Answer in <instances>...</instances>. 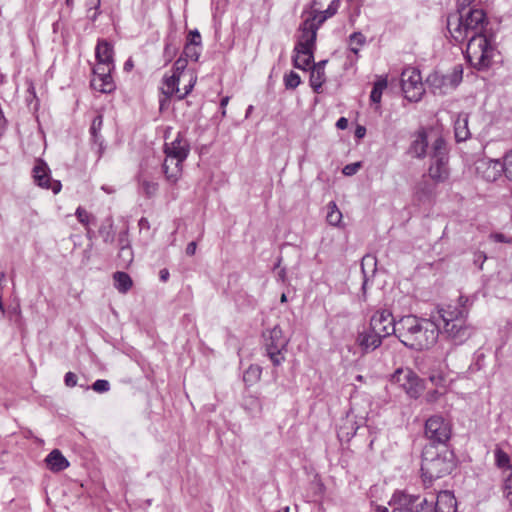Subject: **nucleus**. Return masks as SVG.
I'll return each instance as SVG.
<instances>
[{
  "mask_svg": "<svg viewBox=\"0 0 512 512\" xmlns=\"http://www.w3.org/2000/svg\"><path fill=\"white\" fill-rule=\"evenodd\" d=\"M486 13L480 8L460 9L447 18V29L458 43L468 39L465 56L477 70L489 68L497 53L495 34L488 27Z\"/></svg>",
  "mask_w": 512,
  "mask_h": 512,
  "instance_id": "obj_1",
  "label": "nucleus"
},
{
  "mask_svg": "<svg viewBox=\"0 0 512 512\" xmlns=\"http://www.w3.org/2000/svg\"><path fill=\"white\" fill-rule=\"evenodd\" d=\"M440 323L407 315L398 321L397 338L409 349L422 351L432 347L439 337Z\"/></svg>",
  "mask_w": 512,
  "mask_h": 512,
  "instance_id": "obj_2",
  "label": "nucleus"
},
{
  "mask_svg": "<svg viewBox=\"0 0 512 512\" xmlns=\"http://www.w3.org/2000/svg\"><path fill=\"white\" fill-rule=\"evenodd\" d=\"M468 301L467 297L461 295L458 303L438 308V318L433 316L435 321L441 320L443 334L454 345L465 343L474 333V328L466 323L469 314Z\"/></svg>",
  "mask_w": 512,
  "mask_h": 512,
  "instance_id": "obj_3",
  "label": "nucleus"
},
{
  "mask_svg": "<svg viewBox=\"0 0 512 512\" xmlns=\"http://www.w3.org/2000/svg\"><path fill=\"white\" fill-rule=\"evenodd\" d=\"M454 466L453 454L445 446L440 449L432 444L425 446L421 463L424 483L450 474Z\"/></svg>",
  "mask_w": 512,
  "mask_h": 512,
  "instance_id": "obj_4",
  "label": "nucleus"
},
{
  "mask_svg": "<svg viewBox=\"0 0 512 512\" xmlns=\"http://www.w3.org/2000/svg\"><path fill=\"white\" fill-rule=\"evenodd\" d=\"M164 152V174L169 182L176 183L182 174V164L190 153V144L181 133H178L171 143H165Z\"/></svg>",
  "mask_w": 512,
  "mask_h": 512,
  "instance_id": "obj_5",
  "label": "nucleus"
},
{
  "mask_svg": "<svg viewBox=\"0 0 512 512\" xmlns=\"http://www.w3.org/2000/svg\"><path fill=\"white\" fill-rule=\"evenodd\" d=\"M428 176L435 184L444 183L450 176L447 143L442 137H437L432 143Z\"/></svg>",
  "mask_w": 512,
  "mask_h": 512,
  "instance_id": "obj_6",
  "label": "nucleus"
},
{
  "mask_svg": "<svg viewBox=\"0 0 512 512\" xmlns=\"http://www.w3.org/2000/svg\"><path fill=\"white\" fill-rule=\"evenodd\" d=\"M263 339L266 354L273 365H281L285 360L284 352L287 350L290 339L283 334L279 325L263 332Z\"/></svg>",
  "mask_w": 512,
  "mask_h": 512,
  "instance_id": "obj_7",
  "label": "nucleus"
},
{
  "mask_svg": "<svg viewBox=\"0 0 512 512\" xmlns=\"http://www.w3.org/2000/svg\"><path fill=\"white\" fill-rule=\"evenodd\" d=\"M419 509L417 512H456L457 501L450 491H440L436 498L433 494L430 499L427 497H420Z\"/></svg>",
  "mask_w": 512,
  "mask_h": 512,
  "instance_id": "obj_8",
  "label": "nucleus"
},
{
  "mask_svg": "<svg viewBox=\"0 0 512 512\" xmlns=\"http://www.w3.org/2000/svg\"><path fill=\"white\" fill-rule=\"evenodd\" d=\"M317 18L307 16L299 27V35L294 47V53L314 51L317 31L320 25L316 23Z\"/></svg>",
  "mask_w": 512,
  "mask_h": 512,
  "instance_id": "obj_9",
  "label": "nucleus"
},
{
  "mask_svg": "<svg viewBox=\"0 0 512 512\" xmlns=\"http://www.w3.org/2000/svg\"><path fill=\"white\" fill-rule=\"evenodd\" d=\"M401 86L409 101H419L424 93L420 71L416 68H406L401 74Z\"/></svg>",
  "mask_w": 512,
  "mask_h": 512,
  "instance_id": "obj_10",
  "label": "nucleus"
},
{
  "mask_svg": "<svg viewBox=\"0 0 512 512\" xmlns=\"http://www.w3.org/2000/svg\"><path fill=\"white\" fill-rule=\"evenodd\" d=\"M425 435L435 444H445L451 436V426L442 416H432L425 423Z\"/></svg>",
  "mask_w": 512,
  "mask_h": 512,
  "instance_id": "obj_11",
  "label": "nucleus"
},
{
  "mask_svg": "<svg viewBox=\"0 0 512 512\" xmlns=\"http://www.w3.org/2000/svg\"><path fill=\"white\" fill-rule=\"evenodd\" d=\"M392 381L399 384L411 398H418L423 390L421 379L410 369H397Z\"/></svg>",
  "mask_w": 512,
  "mask_h": 512,
  "instance_id": "obj_12",
  "label": "nucleus"
},
{
  "mask_svg": "<svg viewBox=\"0 0 512 512\" xmlns=\"http://www.w3.org/2000/svg\"><path fill=\"white\" fill-rule=\"evenodd\" d=\"M370 327L384 338L391 334L397 337L398 322L388 310L376 311L371 317Z\"/></svg>",
  "mask_w": 512,
  "mask_h": 512,
  "instance_id": "obj_13",
  "label": "nucleus"
},
{
  "mask_svg": "<svg viewBox=\"0 0 512 512\" xmlns=\"http://www.w3.org/2000/svg\"><path fill=\"white\" fill-rule=\"evenodd\" d=\"M33 179L36 185L41 188L51 189L54 194L61 191L62 185L58 180H53L50 176L48 165L41 159H38L33 167Z\"/></svg>",
  "mask_w": 512,
  "mask_h": 512,
  "instance_id": "obj_14",
  "label": "nucleus"
},
{
  "mask_svg": "<svg viewBox=\"0 0 512 512\" xmlns=\"http://www.w3.org/2000/svg\"><path fill=\"white\" fill-rule=\"evenodd\" d=\"M419 500L420 496L395 492L388 504L392 507V512H417Z\"/></svg>",
  "mask_w": 512,
  "mask_h": 512,
  "instance_id": "obj_15",
  "label": "nucleus"
},
{
  "mask_svg": "<svg viewBox=\"0 0 512 512\" xmlns=\"http://www.w3.org/2000/svg\"><path fill=\"white\" fill-rule=\"evenodd\" d=\"M384 337L369 327L368 330L358 333L356 342L364 353L374 351L381 344Z\"/></svg>",
  "mask_w": 512,
  "mask_h": 512,
  "instance_id": "obj_16",
  "label": "nucleus"
},
{
  "mask_svg": "<svg viewBox=\"0 0 512 512\" xmlns=\"http://www.w3.org/2000/svg\"><path fill=\"white\" fill-rule=\"evenodd\" d=\"M427 147L428 140L426 132L424 130H420L414 135V139L410 144L408 152L412 157L422 159L426 156Z\"/></svg>",
  "mask_w": 512,
  "mask_h": 512,
  "instance_id": "obj_17",
  "label": "nucleus"
},
{
  "mask_svg": "<svg viewBox=\"0 0 512 512\" xmlns=\"http://www.w3.org/2000/svg\"><path fill=\"white\" fill-rule=\"evenodd\" d=\"M435 192V184L431 183L426 176L416 184L414 188V196L419 202H425L429 200Z\"/></svg>",
  "mask_w": 512,
  "mask_h": 512,
  "instance_id": "obj_18",
  "label": "nucleus"
},
{
  "mask_svg": "<svg viewBox=\"0 0 512 512\" xmlns=\"http://www.w3.org/2000/svg\"><path fill=\"white\" fill-rule=\"evenodd\" d=\"M46 463L50 470L54 472L63 471L69 466L68 460L58 449H55L48 454L46 457Z\"/></svg>",
  "mask_w": 512,
  "mask_h": 512,
  "instance_id": "obj_19",
  "label": "nucleus"
},
{
  "mask_svg": "<svg viewBox=\"0 0 512 512\" xmlns=\"http://www.w3.org/2000/svg\"><path fill=\"white\" fill-rule=\"evenodd\" d=\"M91 86L94 90L101 93H111L115 90V83L112 79L111 73L105 76L93 77L91 80Z\"/></svg>",
  "mask_w": 512,
  "mask_h": 512,
  "instance_id": "obj_20",
  "label": "nucleus"
},
{
  "mask_svg": "<svg viewBox=\"0 0 512 512\" xmlns=\"http://www.w3.org/2000/svg\"><path fill=\"white\" fill-rule=\"evenodd\" d=\"M95 56L99 62L114 63L113 47L106 40L98 41L95 49Z\"/></svg>",
  "mask_w": 512,
  "mask_h": 512,
  "instance_id": "obj_21",
  "label": "nucleus"
},
{
  "mask_svg": "<svg viewBox=\"0 0 512 512\" xmlns=\"http://www.w3.org/2000/svg\"><path fill=\"white\" fill-rule=\"evenodd\" d=\"M339 6L340 0H332L326 10H313L308 16L317 18L316 23L321 26L328 18H331L337 13Z\"/></svg>",
  "mask_w": 512,
  "mask_h": 512,
  "instance_id": "obj_22",
  "label": "nucleus"
},
{
  "mask_svg": "<svg viewBox=\"0 0 512 512\" xmlns=\"http://www.w3.org/2000/svg\"><path fill=\"white\" fill-rule=\"evenodd\" d=\"M180 77L172 74L163 78L162 93L167 97L177 96L180 93L179 88Z\"/></svg>",
  "mask_w": 512,
  "mask_h": 512,
  "instance_id": "obj_23",
  "label": "nucleus"
},
{
  "mask_svg": "<svg viewBox=\"0 0 512 512\" xmlns=\"http://www.w3.org/2000/svg\"><path fill=\"white\" fill-rule=\"evenodd\" d=\"M455 138L458 142L465 141L470 136L468 129V116L460 114L455 121Z\"/></svg>",
  "mask_w": 512,
  "mask_h": 512,
  "instance_id": "obj_24",
  "label": "nucleus"
},
{
  "mask_svg": "<svg viewBox=\"0 0 512 512\" xmlns=\"http://www.w3.org/2000/svg\"><path fill=\"white\" fill-rule=\"evenodd\" d=\"M314 60V51L299 52L293 55V64L296 68L306 70Z\"/></svg>",
  "mask_w": 512,
  "mask_h": 512,
  "instance_id": "obj_25",
  "label": "nucleus"
},
{
  "mask_svg": "<svg viewBox=\"0 0 512 512\" xmlns=\"http://www.w3.org/2000/svg\"><path fill=\"white\" fill-rule=\"evenodd\" d=\"M113 278L115 282V288L120 293H126L132 286V279L125 272L118 271L114 273Z\"/></svg>",
  "mask_w": 512,
  "mask_h": 512,
  "instance_id": "obj_26",
  "label": "nucleus"
},
{
  "mask_svg": "<svg viewBox=\"0 0 512 512\" xmlns=\"http://www.w3.org/2000/svg\"><path fill=\"white\" fill-rule=\"evenodd\" d=\"M103 126V116L98 114L92 121L90 127V134L94 143L99 144L100 149L102 148L103 139L100 135V131Z\"/></svg>",
  "mask_w": 512,
  "mask_h": 512,
  "instance_id": "obj_27",
  "label": "nucleus"
},
{
  "mask_svg": "<svg viewBox=\"0 0 512 512\" xmlns=\"http://www.w3.org/2000/svg\"><path fill=\"white\" fill-rule=\"evenodd\" d=\"M99 234L105 243L111 244L114 241L115 233L111 218H107L99 228Z\"/></svg>",
  "mask_w": 512,
  "mask_h": 512,
  "instance_id": "obj_28",
  "label": "nucleus"
},
{
  "mask_svg": "<svg viewBox=\"0 0 512 512\" xmlns=\"http://www.w3.org/2000/svg\"><path fill=\"white\" fill-rule=\"evenodd\" d=\"M325 72L319 71V68H312L310 72V86L314 92L319 93L325 82Z\"/></svg>",
  "mask_w": 512,
  "mask_h": 512,
  "instance_id": "obj_29",
  "label": "nucleus"
},
{
  "mask_svg": "<svg viewBox=\"0 0 512 512\" xmlns=\"http://www.w3.org/2000/svg\"><path fill=\"white\" fill-rule=\"evenodd\" d=\"M493 164L494 167H500L503 170L505 177L512 181V150L505 154L503 162L496 160Z\"/></svg>",
  "mask_w": 512,
  "mask_h": 512,
  "instance_id": "obj_30",
  "label": "nucleus"
},
{
  "mask_svg": "<svg viewBox=\"0 0 512 512\" xmlns=\"http://www.w3.org/2000/svg\"><path fill=\"white\" fill-rule=\"evenodd\" d=\"M327 209H328V212L326 215L327 222L332 226H337L342 220L341 211L338 209L335 202L328 203Z\"/></svg>",
  "mask_w": 512,
  "mask_h": 512,
  "instance_id": "obj_31",
  "label": "nucleus"
},
{
  "mask_svg": "<svg viewBox=\"0 0 512 512\" xmlns=\"http://www.w3.org/2000/svg\"><path fill=\"white\" fill-rule=\"evenodd\" d=\"M262 374V368L258 365H250L244 372L243 380L245 383L251 385L260 380Z\"/></svg>",
  "mask_w": 512,
  "mask_h": 512,
  "instance_id": "obj_32",
  "label": "nucleus"
},
{
  "mask_svg": "<svg viewBox=\"0 0 512 512\" xmlns=\"http://www.w3.org/2000/svg\"><path fill=\"white\" fill-rule=\"evenodd\" d=\"M495 456V464L500 469H512V465H510V457L509 455L503 451L499 446H497L494 450Z\"/></svg>",
  "mask_w": 512,
  "mask_h": 512,
  "instance_id": "obj_33",
  "label": "nucleus"
},
{
  "mask_svg": "<svg viewBox=\"0 0 512 512\" xmlns=\"http://www.w3.org/2000/svg\"><path fill=\"white\" fill-rule=\"evenodd\" d=\"M462 68L461 66H456L451 74L443 75L441 81L447 85H450L452 88L456 87L462 80Z\"/></svg>",
  "mask_w": 512,
  "mask_h": 512,
  "instance_id": "obj_34",
  "label": "nucleus"
},
{
  "mask_svg": "<svg viewBox=\"0 0 512 512\" xmlns=\"http://www.w3.org/2000/svg\"><path fill=\"white\" fill-rule=\"evenodd\" d=\"M387 87V80L386 79H380L376 81L373 85L371 94H370V100L373 103L379 104L381 102V97L383 91Z\"/></svg>",
  "mask_w": 512,
  "mask_h": 512,
  "instance_id": "obj_35",
  "label": "nucleus"
},
{
  "mask_svg": "<svg viewBox=\"0 0 512 512\" xmlns=\"http://www.w3.org/2000/svg\"><path fill=\"white\" fill-rule=\"evenodd\" d=\"M365 41H366V38L362 33H360V32L352 33L349 37L350 50L354 54H358L360 47L365 44Z\"/></svg>",
  "mask_w": 512,
  "mask_h": 512,
  "instance_id": "obj_36",
  "label": "nucleus"
},
{
  "mask_svg": "<svg viewBox=\"0 0 512 512\" xmlns=\"http://www.w3.org/2000/svg\"><path fill=\"white\" fill-rule=\"evenodd\" d=\"M201 53L200 45H194L193 43H186L184 46L182 56L187 60L197 61Z\"/></svg>",
  "mask_w": 512,
  "mask_h": 512,
  "instance_id": "obj_37",
  "label": "nucleus"
},
{
  "mask_svg": "<svg viewBox=\"0 0 512 512\" xmlns=\"http://www.w3.org/2000/svg\"><path fill=\"white\" fill-rule=\"evenodd\" d=\"M114 69V63H106L97 61L96 66L93 69L94 77L105 76L112 72Z\"/></svg>",
  "mask_w": 512,
  "mask_h": 512,
  "instance_id": "obj_38",
  "label": "nucleus"
},
{
  "mask_svg": "<svg viewBox=\"0 0 512 512\" xmlns=\"http://www.w3.org/2000/svg\"><path fill=\"white\" fill-rule=\"evenodd\" d=\"M177 49V46L173 44V42L170 39L166 40L163 52L165 64H168L172 61V59L176 55Z\"/></svg>",
  "mask_w": 512,
  "mask_h": 512,
  "instance_id": "obj_39",
  "label": "nucleus"
},
{
  "mask_svg": "<svg viewBox=\"0 0 512 512\" xmlns=\"http://www.w3.org/2000/svg\"><path fill=\"white\" fill-rule=\"evenodd\" d=\"M300 83V76L296 72L291 71L284 76V84L286 89H295L299 86Z\"/></svg>",
  "mask_w": 512,
  "mask_h": 512,
  "instance_id": "obj_40",
  "label": "nucleus"
},
{
  "mask_svg": "<svg viewBox=\"0 0 512 512\" xmlns=\"http://www.w3.org/2000/svg\"><path fill=\"white\" fill-rule=\"evenodd\" d=\"M141 188L146 196L152 197L158 190V184L153 181L143 180L141 183Z\"/></svg>",
  "mask_w": 512,
  "mask_h": 512,
  "instance_id": "obj_41",
  "label": "nucleus"
},
{
  "mask_svg": "<svg viewBox=\"0 0 512 512\" xmlns=\"http://www.w3.org/2000/svg\"><path fill=\"white\" fill-rule=\"evenodd\" d=\"M187 62V58L181 55L174 63L173 74L178 77H181V75L183 74L184 70L187 67Z\"/></svg>",
  "mask_w": 512,
  "mask_h": 512,
  "instance_id": "obj_42",
  "label": "nucleus"
},
{
  "mask_svg": "<svg viewBox=\"0 0 512 512\" xmlns=\"http://www.w3.org/2000/svg\"><path fill=\"white\" fill-rule=\"evenodd\" d=\"M123 264L127 265L133 261V251L131 247L120 248L118 253Z\"/></svg>",
  "mask_w": 512,
  "mask_h": 512,
  "instance_id": "obj_43",
  "label": "nucleus"
},
{
  "mask_svg": "<svg viewBox=\"0 0 512 512\" xmlns=\"http://www.w3.org/2000/svg\"><path fill=\"white\" fill-rule=\"evenodd\" d=\"M75 215L78 221L84 226H87L89 224L91 215L84 208L78 207Z\"/></svg>",
  "mask_w": 512,
  "mask_h": 512,
  "instance_id": "obj_44",
  "label": "nucleus"
},
{
  "mask_svg": "<svg viewBox=\"0 0 512 512\" xmlns=\"http://www.w3.org/2000/svg\"><path fill=\"white\" fill-rule=\"evenodd\" d=\"M197 81V77L194 74H190L189 83L184 87V91L178 94V99H184L193 89L195 83Z\"/></svg>",
  "mask_w": 512,
  "mask_h": 512,
  "instance_id": "obj_45",
  "label": "nucleus"
},
{
  "mask_svg": "<svg viewBox=\"0 0 512 512\" xmlns=\"http://www.w3.org/2000/svg\"><path fill=\"white\" fill-rule=\"evenodd\" d=\"M92 389L98 393H104L110 389V384L107 380L98 379L93 383Z\"/></svg>",
  "mask_w": 512,
  "mask_h": 512,
  "instance_id": "obj_46",
  "label": "nucleus"
},
{
  "mask_svg": "<svg viewBox=\"0 0 512 512\" xmlns=\"http://www.w3.org/2000/svg\"><path fill=\"white\" fill-rule=\"evenodd\" d=\"M442 77L443 75L432 74L427 78V82L435 89L441 90L443 86H446V84L441 81Z\"/></svg>",
  "mask_w": 512,
  "mask_h": 512,
  "instance_id": "obj_47",
  "label": "nucleus"
},
{
  "mask_svg": "<svg viewBox=\"0 0 512 512\" xmlns=\"http://www.w3.org/2000/svg\"><path fill=\"white\" fill-rule=\"evenodd\" d=\"M489 238L496 243H512V237H509L500 232L491 233Z\"/></svg>",
  "mask_w": 512,
  "mask_h": 512,
  "instance_id": "obj_48",
  "label": "nucleus"
},
{
  "mask_svg": "<svg viewBox=\"0 0 512 512\" xmlns=\"http://www.w3.org/2000/svg\"><path fill=\"white\" fill-rule=\"evenodd\" d=\"M360 168H361L360 162L350 163V164H347L346 166H344L342 172L346 176H352V175L356 174Z\"/></svg>",
  "mask_w": 512,
  "mask_h": 512,
  "instance_id": "obj_49",
  "label": "nucleus"
},
{
  "mask_svg": "<svg viewBox=\"0 0 512 512\" xmlns=\"http://www.w3.org/2000/svg\"><path fill=\"white\" fill-rule=\"evenodd\" d=\"M118 244H119V249L120 248L131 247L127 230L122 231V232L119 233Z\"/></svg>",
  "mask_w": 512,
  "mask_h": 512,
  "instance_id": "obj_50",
  "label": "nucleus"
},
{
  "mask_svg": "<svg viewBox=\"0 0 512 512\" xmlns=\"http://www.w3.org/2000/svg\"><path fill=\"white\" fill-rule=\"evenodd\" d=\"M187 43H193L194 45H201V35L198 30H192L189 32Z\"/></svg>",
  "mask_w": 512,
  "mask_h": 512,
  "instance_id": "obj_51",
  "label": "nucleus"
},
{
  "mask_svg": "<svg viewBox=\"0 0 512 512\" xmlns=\"http://www.w3.org/2000/svg\"><path fill=\"white\" fill-rule=\"evenodd\" d=\"M487 259V256L484 252L477 251L474 253L473 262L475 265H478L480 269H482V266Z\"/></svg>",
  "mask_w": 512,
  "mask_h": 512,
  "instance_id": "obj_52",
  "label": "nucleus"
},
{
  "mask_svg": "<svg viewBox=\"0 0 512 512\" xmlns=\"http://www.w3.org/2000/svg\"><path fill=\"white\" fill-rule=\"evenodd\" d=\"M65 385L68 387H74L77 384V376L73 372H67L64 377Z\"/></svg>",
  "mask_w": 512,
  "mask_h": 512,
  "instance_id": "obj_53",
  "label": "nucleus"
},
{
  "mask_svg": "<svg viewBox=\"0 0 512 512\" xmlns=\"http://www.w3.org/2000/svg\"><path fill=\"white\" fill-rule=\"evenodd\" d=\"M440 395H441V393H440L438 390H436V389L431 390V391H429V392L426 394V400H427L428 402H431V403H432V402H435V401H437V400H438V398L440 397Z\"/></svg>",
  "mask_w": 512,
  "mask_h": 512,
  "instance_id": "obj_54",
  "label": "nucleus"
},
{
  "mask_svg": "<svg viewBox=\"0 0 512 512\" xmlns=\"http://www.w3.org/2000/svg\"><path fill=\"white\" fill-rule=\"evenodd\" d=\"M197 244L195 241L190 242L186 247V254L188 256H193L196 252Z\"/></svg>",
  "mask_w": 512,
  "mask_h": 512,
  "instance_id": "obj_55",
  "label": "nucleus"
},
{
  "mask_svg": "<svg viewBox=\"0 0 512 512\" xmlns=\"http://www.w3.org/2000/svg\"><path fill=\"white\" fill-rule=\"evenodd\" d=\"M229 103V97H223L220 101L221 115L224 117L226 115V106Z\"/></svg>",
  "mask_w": 512,
  "mask_h": 512,
  "instance_id": "obj_56",
  "label": "nucleus"
},
{
  "mask_svg": "<svg viewBox=\"0 0 512 512\" xmlns=\"http://www.w3.org/2000/svg\"><path fill=\"white\" fill-rule=\"evenodd\" d=\"M347 126H348V120H347L345 117H341V118H339V119L337 120V122H336V127H337L338 129L343 130V129H346V128H347Z\"/></svg>",
  "mask_w": 512,
  "mask_h": 512,
  "instance_id": "obj_57",
  "label": "nucleus"
},
{
  "mask_svg": "<svg viewBox=\"0 0 512 512\" xmlns=\"http://www.w3.org/2000/svg\"><path fill=\"white\" fill-rule=\"evenodd\" d=\"M504 489L506 492L512 491V468L509 476L505 480Z\"/></svg>",
  "mask_w": 512,
  "mask_h": 512,
  "instance_id": "obj_58",
  "label": "nucleus"
},
{
  "mask_svg": "<svg viewBox=\"0 0 512 512\" xmlns=\"http://www.w3.org/2000/svg\"><path fill=\"white\" fill-rule=\"evenodd\" d=\"M160 280L166 282L169 278V271L167 269H162L159 272Z\"/></svg>",
  "mask_w": 512,
  "mask_h": 512,
  "instance_id": "obj_59",
  "label": "nucleus"
},
{
  "mask_svg": "<svg viewBox=\"0 0 512 512\" xmlns=\"http://www.w3.org/2000/svg\"><path fill=\"white\" fill-rule=\"evenodd\" d=\"M326 63H327V60H322L316 64H313L312 68H319V71L324 72Z\"/></svg>",
  "mask_w": 512,
  "mask_h": 512,
  "instance_id": "obj_60",
  "label": "nucleus"
},
{
  "mask_svg": "<svg viewBox=\"0 0 512 512\" xmlns=\"http://www.w3.org/2000/svg\"><path fill=\"white\" fill-rule=\"evenodd\" d=\"M5 123H6V120L3 116V112L2 110L0 109V135L3 133L4 131V128H5Z\"/></svg>",
  "mask_w": 512,
  "mask_h": 512,
  "instance_id": "obj_61",
  "label": "nucleus"
},
{
  "mask_svg": "<svg viewBox=\"0 0 512 512\" xmlns=\"http://www.w3.org/2000/svg\"><path fill=\"white\" fill-rule=\"evenodd\" d=\"M365 128L362 127V126H359L357 127L356 131H355V136L357 138H362L364 135H365Z\"/></svg>",
  "mask_w": 512,
  "mask_h": 512,
  "instance_id": "obj_62",
  "label": "nucleus"
},
{
  "mask_svg": "<svg viewBox=\"0 0 512 512\" xmlns=\"http://www.w3.org/2000/svg\"><path fill=\"white\" fill-rule=\"evenodd\" d=\"M470 0H458V3H459V9H464L465 10V5L469 3Z\"/></svg>",
  "mask_w": 512,
  "mask_h": 512,
  "instance_id": "obj_63",
  "label": "nucleus"
},
{
  "mask_svg": "<svg viewBox=\"0 0 512 512\" xmlns=\"http://www.w3.org/2000/svg\"><path fill=\"white\" fill-rule=\"evenodd\" d=\"M375 511H377V512H388V508L385 507V506H382V505H378V506H376Z\"/></svg>",
  "mask_w": 512,
  "mask_h": 512,
  "instance_id": "obj_64",
  "label": "nucleus"
}]
</instances>
